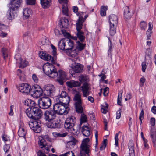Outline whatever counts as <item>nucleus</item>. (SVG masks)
<instances>
[{
	"label": "nucleus",
	"mask_w": 156,
	"mask_h": 156,
	"mask_svg": "<svg viewBox=\"0 0 156 156\" xmlns=\"http://www.w3.org/2000/svg\"><path fill=\"white\" fill-rule=\"evenodd\" d=\"M73 100L75 103V108L76 112L81 114L80 119L81 124L87 122V118L85 114L82 113L83 108L82 106L81 95L79 93L76 94L74 96Z\"/></svg>",
	"instance_id": "nucleus-1"
},
{
	"label": "nucleus",
	"mask_w": 156,
	"mask_h": 156,
	"mask_svg": "<svg viewBox=\"0 0 156 156\" xmlns=\"http://www.w3.org/2000/svg\"><path fill=\"white\" fill-rule=\"evenodd\" d=\"M48 62L44 64L43 66L44 72L49 77L54 78L58 76L57 69L52 64Z\"/></svg>",
	"instance_id": "nucleus-2"
},
{
	"label": "nucleus",
	"mask_w": 156,
	"mask_h": 156,
	"mask_svg": "<svg viewBox=\"0 0 156 156\" xmlns=\"http://www.w3.org/2000/svg\"><path fill=\"white\" fill-rule=\"evenodd\" d=\"M84 22V20L82 17H80L78 19L77 22L76 23V29L77 33L76 34L77 37H73V39L75 40H77L78 38L81 42L83 43L84 42L85 37L84 36V33L81 30L82 28L83 23Z\"/></svg>",
	"instance_id": "nucleus-3"
},
{
	"label": "nucleus",
	"mask_w": 156,
	"mask_h": 156,
	"mask_svg": "<svg viewBox=\"0 0 156 156\" xmlns=\"http://www.w3.org/2000/svg\"><path fill=\"white\" fill-rule=\"evenodd\" d=\"M76 122V119L73 116L68 117L65 121L64 126L66 130L71 132H76L73 128Z\"/></svg>",
	"instance_id": "nucleus-4"
},
{
	"label": "nucleus",
	"mask_w": 156,
	"mask_h": 156,
	"mask_svg": "<svg viewBox=\"0 0 156 156\" xmlns=\"http://www.w3.org/2000/svg\"><path fill=\"white\" fill-rule=\"evenodd\" d=\"M53 109L57 112L58 114L65 115L68 113V111L69 110V107L66 105L58 102L55 103L53 106Z\"/></svg>",
	"instance_id": "nucleus-5"
},
{
	"label": "nucleus",
	"mask_w": 156,
	"mask_h": 156,
	"mask_svg": "<svg viewBox=\"0 0 156 156\" xmlns=\"http://www.w3.org/2000/svg\"><path fill=\"white\" fill-rule=\"evenodd\" d=\"M110 23V34L111 36L114 35L116 33L115 29L118 23L117 16L114 14H111L109 16Z\"/></svg>",
	"instance_id": "nucleus-6"
},
{
	"label": "nucleus",
	"mask_w": 156,
	"mask_h": 156,
	"mask_svg": "<svg viewBox=\"0 0 156 156\" xmlns=\"http://www.w3.org/2000/svg\"><path fill=\"white\" fill-rule=\"evenodd\" d=\"M56 100L57 102H59L65 105H67L69 102L70 97L67 93L65 91H62L61 94L56 96Z\"/></svg>",
	"instance_id": "nucleus-7"
},
{
	"label": "nucleus",
	"mask_w": 156,
	"mask_h": 156,
	"mask_svg": "<svg viewBox=\"0 0 156 156\" xmlns=\"http://www.w3.org/2000/svg\"><path fill=\"white\" fill-rule=\"evenodd\" d=\"M58 114L55 109H49L46 110L44 114V120L48 122L55 119Z\"/></svg>",
	"instance_id": "nucleus-8"
},
{
	"label": "nucleus",
	"mask_w": 156,
	"mask_h": 156,
	"mask_svg": "<svg viewBox=\"0 0 156 156\" xmlns=\"http://www.w3.org/2000/svg\"><path fill=\"white\" fill-rule=\"evenodd\" d=\"M65 46H66V51H68L70 52L71 56L72 57H75L76 56L77 53L76 51V49L73 51L72 50L73 48L74 43L72 40L65 38Z\"/></svg>",
	"instance_id": "nucleus-9"
},
{
	"label": "nucleus",
	"mask_w": 156,
	"mask_h": 156,
	"mask_svg": "<svg viewBox=\"0 0 156 156\" xmlns=\"http://www.w3.org/2000/svg\"><path fill=\"white\" fill-rule=\"evenodd\" d=\"M51 104V101L48 97H45L38 101L39 107L43 109H47L49 108Z\"/></svg>",
	"instance_id": "nucleus-10"
},
{
	"label": "nucleus",
	"mask_w": 156,
	"mask_h": 156,
	"mask_svg": "<svg viewBox=\"0 0 156 156\" xmlns=\"http://www.w3.org/2000/svg\"><path fill=\"white\" fill-rule=\"evenodd\" d=\"M30 92L33 97L38 98L43 95V91L39 85L35 84L32 87Z\"/></svg>",
	"instance_id": "nucleus-11"
},
{
	"label": "nucleus",
	"mask_w": 156,
	"mask_h": 156,
	"mask_svg": "<svg viewBox=\"0 0 156 156\" xmlns=\"http://www.w3.org/2000/svg\"><path fill=\"white\" fill-rule=\"evenodd\" d=\"M43 88V93L45 96L51 97L54 95L55 89L53 85L47 84L45 85Z\"/></svg>",
	"instance_id": "nucleus-12"
},
{
	"label": "nucleus",
	"mask_w": 156,
	"mask_h": 156,
	"mask_svg": "<svg viewBox=\"0 0 156 156\" xmlns=\"http://www.w3.org/2000/svg\"><path fill=\"white\" fill-rule=\"evenodd\" d=\"M29 126L30 128L36 133H39L41 131V121L40 120H34L30 122Z\"/></svg>",
	"instance_id": "nucleus-13"
},
{
	"label": "nucleus",
	"mask_w": 156,
	"mask_h": 156,
	"mask_svg": "<svg viewBox=\"0 0 156 156\" xmlns=\"http://www.w3.org/2000/svg\"><path fill=\"white\" fill-rule=\"evenodd\" d=\"M20 91L25 94H28L30 92L31 87L27 83L20 84L17 87Z\"/></svg>",
	"instance_id": "nucleus-14"
},
{
	"label": "nucleus",
	"mask_w": 156,
	"mask_h": 156,
	"mask_svg": "<svg viewBox=\"0 0 156 156\" xmlns=\"http://www.w3.org/2000/svg\"><path fill=\"white\" fill-rule=\"evenodd\" d=\"M90 145L81 144L80 149V156H86V154H87L89 156V153H90Z\"/></svg>",
	"instance_id": "nucleus-15"
},
{
	"label": "nucleus",
	"mask_w": 156,
	"mask_h": 156,
	"mask_svg": "<svg viewBox=\"0 0 156 156\" xmlns=\"http://www.w3.org/2000/svg\"><path fill=\"white\" fill-rule=\"evenodd\" d=\"M83 69V67L81 64L77 63L74 67H71L69 70V73L73 76L75 73H80Z\"/></svg>",
	"instance_id": "nucleus-16"
},
{
	"label": "nucleus",
	"mask_w": 156,
	"mask_h": 156,
	"mask_svg": "<svg viewBox=\"0 0 156 156\" xmlns=\"http://www.w3.org/2000/svg\"><path fill=\"white\" fill-rule=\"evenodd\" d=\"M40 57L42 59L47 61H51L52 64H55V61L53 57L50 55L44 52H41L39 53Z\"/></svg>",
	"instance_id": "nucleus-17"
},
{
	"label": "nucleus",
	"mask_w": 156,
	"mask_h": 156,
	"mask_svg": "<svg viewBox=\"0 0 156 156\" xmlns=\"http://www.w3.org/2000/svg\"><path fill=\"white\" fill-rule=\"evenodd\" d=\"M15 58L16 60V62L20 64V67L24 68L28 65V62L27 61L25 60H22L21 55L20 54L16 55L15 56Z\"/></svg>",
	"instance_id": "nucleus-18"
},
{
	"label": "nucleus",
	"mask_w": 156,
	"mask_h": 156,
	"mask_svg": "<svg viewBox=\"0 0 156 156\" xmlns=\"http://www.w3.org/2000/svg\"><path fill=\"white\" fill-rule=\"evenodd\" d=\"M22 2V0H11L10 3L11 6L10 8L12 10H18V9L20 6Z\"/></svg>",
	"instance_id": "nucleus-19"
},
{
	"label": "nucleus",
	"mask_w": 156,
	"mask_h": 156,
	"mask_svg": "<svg viewBox=\"0 0 156 156\" xmlns=\"http://www.w3.org/2000/svg\"><path fill=\"white\" fill-rule=\"evenodd\" d=\"M33 112L34 120H40L42 114L41 110L38 108L35 107L34 108Z\"/></svg>",
	"instance_id": "nucleus-20"
},
{
	"label": "nucleus",
	"mask_w": 156,
	"mask_h": 156,
	"mask_svg": "<svg viewBox=\"0 0 156 156\" xmlns=\"http://www.w3.org/2000/svg\"><path fill=\"white\" fill-rule=\"evenodd\" d=\"M133 14V12L131 11L129 6H126L124 7V16L125 19H130Z\"/></svg>",
	"instance_id": "nucleus-21"
},
{
	"label": "nucleus",
	"mask_w": 156,
	"mask_h": 156,
	"mask_svg": "<svg viewBox=\"0 0 156 156\" xmlns=\"http://www.w3.org/2000/svg\"><path fill=\"white\" fill-rule=\"evenodd\" d=\"M59 77L58 80L60 85H62L63 83V80H65L66 78V73L62 70L59 71Z\"/></svg>",
	"instance_id": "nucleus-22"
},
{
	"label": "nucleus",
	"mask_w": 156,
	"mask_h": 156,
	"mask_svg": "<svg viewBox=\"0 0 156 156\" xmlns=\"http://www.w3.org/2000/svg\"><path fill=\"white\" fill-rule=\"evenodd\" d=\"M150 137L151 138L153 145L154 147H156V130L153 128H151L150 130Z\"/></svg>",
	"instance_id": "nucleus-23"
},
{
	"label": "nucleus",
	"mask_w": 156,
	"mask_h": 156,
	"mask_svg": "<svg viewBox=\"0 0 156 156\" xmlns=\"http://www.w3.org/2000/svg\"><path fill=\"white\" fill-rule=\"evenodd\" d=\"M46 126L48 128L51 129L59 128L61 126L60 124L58 122L50 121L46 123Z\"/></svg>",
	"instance_id": "nucleus-24"
},
{
	"label": "nucleus",
	"mask_w": 156,
	"mask_h": 156,
	"mask_svg": "<svg viewBox=\"0 0 156 156\" xmlns=\"http://www.w3.org/2000/svg\"><path fill=\"white\" fill-rule=\"evenodd\" d=\"M16 12L15 10H12L10 8L7 12V16L8 19L9 20H12L14 19L15 17H16L17 15Z\"/></svg>",
	"instance_id": "nucleus-25"
},
{
	"label": "nucleus",
	"mask_w": 156,
	"mask_h": 156,
	"mask_svg": "<svg viewBox=\"0 0 156 156\" xmlns=\"http://www.w3.org/2000/svg\"><path fill=\"white\" fill-rule=\"evenodd\" d=\"M59 25L60 27L64 29H67L69 25V21L65 18H61L60 20Z\"/></svg>",
	"instance_id": "nucleus-26"
},
{
	"label": "nucleus",
	"mask_w": 156,
	"mask_h": 156,
	"mask_svg": "<svg viewBox=\"0 0 156 156\" xmlns=\"http://www.w3.org/2000/svg\"><path fill=\"white\" fill-rule=\"evenodd\" d=\"M130 156H135L134 144L132 140H130L128 144Z\"/></svg>",
	"instance_id": "nucleus-27"
},
{
	"label": "nucleus",
	"mask_w": 156,
	"mask_h": 156,
	"mask_svg": "<svg viewBox=\"0 0 156 156\" xmlns=\"http://www.w3.org/2000/svg\"><path fill=\"white\" fill-rule=\"evenodd\" d=\"M81 88L83 93V96L84 97H87L89 95V87L88 84L87 83H83Z\"/></svg>",
	"instance_id": "nucleus-28"
},
{
	"label": "nucleus",
	"mask_w": 156,
	"mask_h": 156,
	"mask_svg": "<svg viewBox=\"0 0 156 156\" xmlns=\"http://www.w3.org/2000/svg\"><path fill=\"white\" fill-rule=\"evenodd\" d=\"M38 144L39 147L41 148H44L47 151L49 150V148L47 147V145L46 141L42 137L39 138V141H38Z\"/></svg>",
	"instance_id": "nucleus-29"
},
{
	"label": "nucleus",
	"mask_w": 156,
	"mask_h": 156,
	"mask_svg": "<svg viewBox=\"0 0 156 156\" xmlns=\"http://www.w3.org/2000/svg\"><path fill=\"white\" fill-rule=\"evenodd\" d=\"M24 104L25 105L29 107L28 108H35V106L36 105L34 101L29 99L25 100Z\"/></svg>",
	"instance_id": "nucleus-30"
},
{
	"label": "nucleus",
	"mask_w": 156,
	"mask_h": 156,
	"mask_svg": "<svg viewBox=\"0 0 156 156\" xmlns=\"http://www.w3.org/2000/svg\"><path fill=\"white\" fill-rule=\"evenodd\" d=\"M67 85L69 87L72 88L73 87H78L80 86L81 83L78 81L72 80L66 82Z\"/></svg>",
	"instance_id": "nucleus-31"
},
{
	"label": "nucleus",
	"mask_w": 156,
	"mask_h": 156,
	"mask_svg": "<svg viewBox=\"0 0 156 156\" xmlns=\"http://www.w3.org/2000/svg\"><path fill=\"white\" fill-rule=\"evenodd\" d=\"M51 0H40L41 4L44 8L49 7L51 4Z\"/></svg>",
	"instance_id": "nucleus-32"
},
{
	"label": "nucleus",
	"mask_w": 156,
	"mask_h": 156,
	"mask_svg": "<svg viewBox=\"0 0 156 156\" xmlns=\"http://www.w3.org/2000/svg\"><path fill=\"white\" fill-rule=\"evenodd\" d=\"M65 44V38L61 40L58 44L59 48L62 50L66 51Z\"/></svg>",
	"instance_id": "nucleus-33"
},
{
	"label": "nucleus",
	"mask_w": 156,
	"mask_h": 156,
	"mask_svg": "<svg viewBox=\"0 0 156 156\" xmlns=\"http://www.w3.org/2000/svg\"><path fill=\"white\" fill-rule=\"evenodd\" d=\"M82 132L83 135L85 136H88L90 134L89 128L87 126H82Z\"/></svg>",
	"instance_id": "nucleus-34"
},
{
	"label": "nucleus",
	"mask_w": 156,
	"mask_h": 156,
	"mask_svg": "<svg viewBox=\"0 0 156 156\" xmlns=\"http://www.w3.org/2000/svg\"><path fill=\"white\" fill-rule=\"evenodd\" d=\"M32 10L29 8H26L24 9L23 11V15L25 18L27 19L31 14Z\"/></svg>",
	"instance_id": "nucleus-35"
},
{
	"label": "nucleus",
	"mask_w": 156,
	"mask_h": 156,
	"mask_svg": "<svg viewBox=\"0 0 156 156\" xmlns=\"http://www.w3.org/2000/svg\"><path fill=\"white\" fill-rule=\"evenodd\" d=\"M26 132V129L22 126L19 128L18 133L20 137H23L25 136Z\"/></svg>",
	"instance_id": "nucleus-36"
},
{
	"label": "nucleus",
	"mask_w": 156,
	"mask_h": 156,
	"mask_svg": "<svg viewBox=\"0 0 156 156\" xmlns=\"http://www.w3.org/2000/svg\"><path fill=\"white\" fill-rule=\"evenodd\" d=\"M34 108H27L25 111V112L29 118L34 120Z\"/></svg>",
	"instance_id": "nucleus-37"
},
{
	"label": "nucleus",
	"mask_w": 156,
	"mask_h": 156,
	"mask_svg": "<svg viewBox=\"0 0 156 156\" xmlns=\"http://www.w3.org/2000/svg\"><path fill=\"white\" fill-rule=\"evenodd\" d=\"M85 46V44L81 43L79 41H78L76 48L78 51H81L84 49Z\"/></svg>",
	"instance_id": "nucleus-38"
},
{
	"label": "nucleus",
	"mask_w": 156,
	"mask_h": 156,
	"mask_svg": "<svg viewBox=\"0 0 156 156\" xmlns=\"http://www.w3.org/2000/svg\"><path fill=\"white\" fill-rule=\"evenodd\" d=\"M151 52V50L150 48H147L146 49V56H147L150 58L149 60L150 61L149 63L150 64H152V61L151 59L152 57Z\"/></svg>",
	"instance_id": "nucleus-39"
},
{
	"label": "nucleus",
	"mask_w": 156,
	"mask_h": 156,
	"mask_svg": "<svg viewBox=\"0 0 156 156\" xmlns=\"http://www.w3.org/2000/svg\"><path fill=\"white\" fill-rule=\"evenodd\" d=\"M107 6H102L101 8L100 14L102 16H105L106 15V11L107 10Z\"/></svg>",
	"instance_id": "nucleus-40"
},
{
	"label": "nucleus",
	"mask_w": 156,
	"mask_h": 156,
	"mask_svg": "<svg viewBox=\"0 0 156 156\" xmlns=\"http://www.w3.org/2000/svg\"><path fill=\"white\" fill-rule=\"evenodd\" d=\"M108 105L106 103H105V105H102L101 109L102 113L105 114L107 113L108 112Z\"/></svg>",
	"instance_id": "nucleus-41"
},
{
	"label": "nucleus",
	"mask_w": 156,
	"mask_h": 156,
	"mask_svg": "<svg viewBox=\"0 0 156 156\" xmlns=\"http://www.w3.org/2000/svg\"><path fill=\"white\" fill-rule=\"evenodd\" d=\"M1 51L2 53L3 58L5 59L8 56L9 51L7 48H2L1 49Z\"/></svg>",
	"instance_id": "nucleus-42"
},
{
	"label": "nucleus",
	"mask_w": 156,
	"mask_h": 156,
	"mask_svg": "<svg viewBox=\"0 0 156 156\" xmlns=\"http://www.w3.org/2000/svg\"><path fill=\"white\" fill-rule=\"evenodd\" d=\"M148 24V30L147 31V34L148 35L147 40H148L150 39L149 37L151 36L150 34L151 33V31L152 30L153 28V25L151 22H149Z\"/></svg>",
	"instance_id": "nucleus-43"
},
{
	"label": "nucleus",
	"mask_w": 156,
	"mask_h": 156,
	"mask_svg": "<svg viewBox=\"0 0 156 156\" xmlns=\"http://www.w3.org/2000/svg\"><path fill=\"white\" fill-rule=\"evenodd\" d=\"M63 4L62 9V13L63 14L65 15L66 16H68V9L67 7V4Z\"/></svg>",
	"instance_id": "nucleus-44"
},
{
	"label": "nucleus",
	"mask_w": 156,
	"mask_h": 156,
	"mask_svg": "<svg viewBox=\"0 0 156 156\" xmlns=\"http://www.w3.org/2000/svg\"><path fill=\"white\" fill-rule=\"evenodd\" d=\"M88 79L87 76L85 75H81L79 77V80L81 82L86 81Z\"/></svg>",
	"instance_id": "nucleus-45"
},
{
	"label": "nucleus",
	"mask_w": 156,
	"mask_h": 156,
	"mask_svg": "<svg viewBox=\"0 0 156 156\" xmlns=\"http://www.w3.org/2000/svg\"><path fill=\"white\" fill-rule=\"evenodd\" d=\"M147 25L145 22L143 21L140 23V26L142 30H145L147 28Z\"/></svg>",
	"instance_id": "nucleus-46"
},
{
	"label": "nucleus",
	"mask_w": 156,
	"mask_h": 156,
	"mask_svg": "<svg viewBox=\"0 0 156 156\" xmlns=\"http://www.w3.org/2000/svg\"><path fill=\"white\" fill-rule=\"evenodd\" d=\"M90 140L88 138H87L85 139H83L82 141L81 145H90V144L89 142Z\"/></svg>",
	"instance_id": "nucleus-47"
},
{
	"label": "nucleus",
	"mask_w": 156,
	"mask_h": 156,
	"mask_svg": "<svg viewBox=\"0 0 156 156\" xmlns=\"http://www.w3.org/2000/svg\"><path fill=\"white\" fill-rule=\"evenodd\" d=\"M52 134L55 137H64L66 135V134L65 133L60 134L56 132L53 133Z\"/></svg>",
	"instance_id": "nucleus-48"
},
{
	"label": "nucleus",
	"mask_w": 156,
	"mask_h": 156,
	"mask_svg": "<svg viewBox=\"0 0 156 156\" xmlns=\"http://www.w3.org/2000/svg\"><path fill=\"white\" fill-rule=\"evenodd\" d=\"M122 94V92L119 93L118 95L117 98V103L119 105H121V97Z\"/></svg>",
	"instance_id": "nucleus-49"
},
{
	"label": "nucleus",
	"mask_w": 156,
	"mask_h": 156,
	"mask_svg": "<svg viewBox=\"0 0 156 156\" xmlns=\"http://www.w3.org/2000/svg\"><path fill=\"white\" fill-rule=\"evenodd\" d=\"M36 0H26V3L27 5H34L35 4Z\"/></svg>",
	"instance_id": "nucleus-50"
},
{
	"label": "nucleus",
	"mask_w": 156,
	"mask_h": 156,
	"mask_svg": "<svg viewBox=\"0 0 156 156\" xmlns=\"http://www.w3.org/2000/svg\"><path fill=\"white\" fill-rule=\"evenodd\" d=\"M10 145L9 144H5L3 147V149L5 153H8L10 148Z\"/></svg>",
	"instance_id": "nucleus-51"
},
{
	"label": "nucleus",
	"mask_w": 156,
	"mask_h": 156,
	"mask_svg": "<svg viewBox=\"0 0 156 156\" xmlns=\"http://www.w3.org/2000/svg\"><path fill=\"white\" fill-rule=\"evenodd\" d=\"M118 135L119 134L118 133H116L115 135V145L116 146H118Z\"/></svg>",
	"instance_id": "nucleus-52"
},
{
	"label": "nucleus",
	"mask_w": 156,
	"mask_h": 156,
	"mask_svg": "<svg viewBox=\"0 0 156 156\" xmlns=\"http://www.w3.org/2000/svg\"><path fill=\"white\" fill-rule=\"evenodd\" d=\"M76 140L75 139L73 140L69 141L68 142V144L69 146L73 147V146H74L75 145L76 143Z\"/></svg>",
	"instance_id": "nucleus-53"
},
{
	"label": "nucleus",
	"mask_w": 156,
	"mask_h": 156,
	"mask_svg": "<svg viewBox=\"0 0 156 156\" xmlns=\"http://www.w3.org/2000/svg\"><path fill=\"white\" fill-rule=\"evenodd\" d=\"M150 124L151 126H154L155 124V119L154 118L151 117L150 119Z\"/></svg>",
	"instance_id": "nucleus-54"
},
{
	"label": "nucleus",
	"mask_w": 156,
	"mask_h": 156,
	"mask_svg": "<svg viewBox=\"0 0 156 156\" xmlns=\"http://www.w3.org/2000/svg\"><path fill=\"white\" fill-rule=\"evenodd\" d=\"M109 88L108 87L104 88L103 90V94L104 96H107L108 94Z\"/></svg>",
	"instance_id": "nucleus-55"
},
{
	"label": "nucleus",
	"mask_w": 156,
	"mask_h": 156,
	"mask_svg": "<svg viewBox=\"0 0 156 156\" xmlns=\"http://www.w3.org/2000/svg\"><path fill=\"white\" fill-rule=\"evenodd\" d=\"M121 110L120 109L117 111L116 116V119H118L120 118L121 117Z\"/></svg>",
	"instance_id": "nucleus-56"
},
{
	"label": "nucleus",
	"mask_w": 156,
	"mask_h": 156,
	"mask_svg": "<svg viewBox=\"0 0 156 156\" xmlns=\"http://www.w3.org/2000/svg\"><path fill=\"white\" fill-rule=\"evenodd\" d=\"M146 66V62H143L142 64V71L144 72H145Z\"/></svg>",
	"instance_id": "nucleus-57"
},
{
	"label": "nucleus",
	"mask_w": 156,
	"mask_h": 156,
	"mask_svg": "<svg viewBox=\"0 0 156 156\" xmlns=\"http://www.w3.org/2000/svg\"><path fill=\"white\" fill-rule=\"evenodd\" d=\"M145 81V79L144 77H142L140 79V87H142L144 85V83Z\"/></svg>",
	"instance_id": "nucleus-58"
},
{
	"label": "nucleus",
	"mask_w": 156,
	"mask_h": 156,
	"mask_svg": "<svg viewBox=\"0 0 156 156\" xmlns=\"http://www.w3.org/2000/svg\"><path fill=\"white\" fill-rule=\"evenodd\" d=\"M61 31L62 34H63L64 35L65 37H69L70 35L67 32L66 30L64 29H62Z\"/></svg>",
	"instance_id": "nucleus-59"
},
{
	"label": "nucleus",
	"mask_w": 156,
	"mask_h": 156,
	"mask_svg": "<svg viewBox=\"0 0 156 156\" xmlns=\"http://www.w3.org/2000/svg\"><path fill=\"white\" fill-rule=\"evenodd\" d=\"M32 79L33 81L35 83H37L38 81V79L36 75L34 74L32 75Z\"/></svg>",
	"instance_id": "nucleus-60"
},
{
	"label": "nucleus",
	"mask_w": 156,
	"mask_h": 156,
	"mask_svg": "<svg viewBox=\"0 0 156 156\" xmlns=\"http://www.w3.org/2000/svg\"><path fill=\"white\" fill-rule=\"evenodd\" d=\"M144 141V147L146 149H148L149 147V146L148 144H147V139H144L143 140Z\"/></svg>",
	"instance_id": "nucleus-61"
},
{
	"label": "nucleus",
	"mask_w": 156,
	"mask_h": 156,
	"mask_svg": "<svg viewBox=\"0 0 156 156\" xmlns=\"http://www.w3.org/2000/svg\"><path fill=\"white\" fill-rule=\"evenodd\" d=\"M14 107V105H11L10 106V111L9 113V115L12 116L13 115V108Z\"/></svg>",
	"instance_id": "nucleus-62"
},
{
	"label": "nucleus",
	"mask_w": 156,
	"mask_h": 156,
	"mask_svg": "<svg viewBox=\"0 0 156 156\" xmlns=\"http://www.w3.org/2000/svg\"><path fill=\"white\" fill-rule=\"evenodd\" d=\"M65 154L66 156H75L74 153L72 151H68Z\"/></svg>",
	"instance_id": "nucleus-63"
},
{
	"label": "nucleus",
	"mask_w": 156,
	"mask_h": 156,
	"mask_svg": "<svg viewBox=\"0 0 156 156\" xmlns=\"http://www.w3.org/2000/svg\"><path fill=\"white\" fill-rule=\"evenodd\" d=\"M6 26L5 25L0 23V30H5L6 28Z\"/></svg>",
	"instance_id": "nucleus-64"
}]
</instances>
